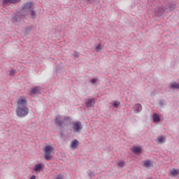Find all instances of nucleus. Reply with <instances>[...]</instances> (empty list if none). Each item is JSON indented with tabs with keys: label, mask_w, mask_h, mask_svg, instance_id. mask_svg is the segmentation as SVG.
<instances>
[{
	"label": "nucleus",
	"mask_w": 179,
	"mask_h": 179,
	"mask_svg": "<svg viewBox=\"0 0 179 179\" xmlns=\"http://www.w3.org/2000/svg\"><path fill=\"white\" fill-rule=\"evenodd\" d=\"M16 113L18 117L24 118V117H27L29 114V108H17Z\"/></svg>",
	"instance_id": "f03ea898"
},
{
	"label": "nucleus",
	"mask_w": 179,
	"mask_h": 179,
	"mask_svg": "<svg viewBox=\"0 0 179 179\" xmlns=\"http://www.w3.org/2000/svg\"><path fill=\"white\" fill-rule=\"evenodd\" d=\"M169 89H172L173 90H179V83H177V82H173V83H170L169 86Z\"/></svg>",
	"instance_id": "ddd939ff"
},
{
	"label": "nucleus",
	"mask_w": 179,
	"mask_h": 179,
	"mask_svg": "<svg viewBox=\"0 0 179 179\" xmlns=\"http://www.w3.org/2000/svg\"><path fill=\"white\" fill-rule=\"evenodd\" d=\"M30 179H36V176H35V175H33V176L30 178Z\"/></svg>",
	"instance_id": "2f4dec72"
},
{
	"label": "nucleus",
	"mask_w": 179,
	"mask_h": 179,
	"mask_svg": "<svg viewBox=\"0 0 179 179\" xmlns=\"http://www.w3.org/2000/svg\"><path fill=\"white\" fill-rule=\"evenodd\" d=\"M96 51L97 52H100V51H101V45L99 44L96 47Z\"/></svg>",
	"instance_id": "4be33fe9"
},
{
	"label": "nucleus",
	"mask_w": 179,
	"mask_h": 179,
	"mask_svg": "<svg viewBox=\"0 0 179 179\" xmlns=\"http://www.w3.org/2000/svg\"><path fill=\"white\" fill-rule=\"evenodd\" d=\"M43 169H44V164L43 163L36 164L34 167V171H41Z\"/></svg>",
	"instance_id": "f8f14e48"
},
{
	"label": "nucleus",
	"mask_w": 179,
	"mask_h": 179,
	"mask_svg": "<svg viewBox=\"0 0 179 179\" xmlns=\"http://www.w3.org/2000/svg\"><path fill=\"white\" fill-rule=\"evenodd\" d=\"M17 108H27V99L21 98L17 101Z\"/></svg>",
	"instance_id": "0eeeda50"
},
{
	"label": "nucleus",
	"mask_w": 179,
	"mask_h": 179,
	"mask_svg": "<svg viewBox=\"0 0 179 179\" xmlns=\"http://www.w3.org/2000/svg\"><path fill=\"white\" fill-rule=\"evenodd\" d=\"M78 145L79 141H78L77 139H75L71 141V148H73V149H78Z\"/></svg>",
	"instance_id": "2eb2a0df"
},
{
	"label": "nucleus",
	"mask_w": 179,
	"mask_h": 179,
	"mask_svg": "<svg viewBox=\"0 0 179 179\" xmlns=\"http://www.w3.org/2000/svg\"><path fill=\"white\" fill-rule=\"evenodd\" d=\"M164 12H169V7L162 6L157 9V10L155 11V15L156 16L160 17V16H162V15H163Z\"/></svg>",
	"instance_id": "423d86ee"
},
{
	"label": "nucleus",
	"mask_w": 179,
	"mask_h": 179,
	"mask_svg": "<svg viewBox=\"0 0 179 179\" xmlns=\"http://www.w3.org/2000/svg\"><path fill=\"white\" fill-rule=\"evenodd\" d=\"M29 94H41V90L38 86H36L34 88H31V90L29 92Z\"/></svg>",
	"instance_id": "1a4fd4ad"
},
{
	"label": "nucleus",
	"mask_w": 179,
	"mask_h": 179,
	"mask_svg": "<svg viewBox=\"0 0 179 179\" xmlns=\"http://www.w3.org/2000/svg\"><path fill=\"white\" fill-rule=\"evenodd\" d=\"M52 152H54V147L51 146V145H46L45 148V160H51V159L52 158V155H51V153H52Z\"/></svg>",
	"instance_id": "7ed1b4c3"
},
{
	"label": "nucleus",
	"mask_w": 179,
	"mask_h": 179,
	"mask_svg": "<svg viewBox=\"0 0 179 179\" xmlns=\"http://www.w3.org/2000/svg\"><path fill=\"white\" fill-rule=\"evenodd\" d=\"M118 106H120V101H115L113 103V107H115V108H117Z\"/></svg>",
	"instance_id": "393cba45"
},
{
	"label": "nucleus",
	"mask_w": 179,
	"mask_h": 179,
	"mask_svg": "<svg viewBox=\"0 0 179 179\" xmlns=\"http://www.w3.org/2000/svg\"><path fill=\"white\" fill-rule=\"evenodd\" d=\"M69 120H71V117L69 116H65L64 117V121H69Z\"/></svg>",
	"instance_id": "cd10ccee"
},
{
	"label": "nucleus",
	"mask_w": 179,
	"mask_h": 179,
	"mask_svg": "<svg viewBox=\"0 0 179 179\" xmlns=\"http://www.w3.org/2000/svg\"><path fill=\"white\" fill-rule=\"evenodd\" d=\"M73 57H75V58H79V55L77 51H74Z\"/></svg>",
	"instance_id": "bb28decb"
},
{
	"label": "nucleus",
	"mask_w": 179,
	"mask_h": 179,
	"mask_svg": "<svg viewBox=\"0 0 179 179\" xmlns=\"http://www.w3.org/2000/svg\"><path fill=\"white\" fill-rule=\"evenodd\" d=\"M55 179H64V175L59 174L56 177Z\"/></svg>",
	"instance_id": "a878e982"
},
{
	"label": "nucleus",
	"mask_w": 179,
	"mask_h": 179,
	"mask_svg": "<svg viewBox=\"0 0 179 179\" xmlns=\"http://www.w3.org/2000/svg\"><path fill=\"white\" fill-rule=\"evenodd\" d=\"M61 136H64V133H61Z\"/></svg>",
	"instance_id": "473e14b6"
},
{
	"label": "nucleus",
	"mask_w": 179,
	"mask_h": 179,
	"mask_svg": "<svg viewBox=\"0 0 179 179\" xmlns=\"http://www.w3.org/2000/svg\"><path fill=\"white\" fill-rule=\"evenodd\" d=\"M157 141H158L159 143L162 144V143H164V142H166V138L164 137H163L162 136H160L159 137H158Z\"/></svg>",
	"instance_id": "6ab92c4d"
},
{
	"label": "nucleus",
	"mask_w": 179,
	"mask_h": 179,
	"mask_svg": "<svg viewBox=\"0 0 179 179\" xmlns=\"http://www.w3.org/2000/svg\"><path fill=\"white\" fill-rule=\"evenodd\" d=\"M154 122H160V116L157 113H154L152 115Z\"/></svg>",
	"instance_id": "f3484780"
},
{
	"label": "nucleus",
	"mask_w": 179,
	"mask_h": 179,
	"mask_svg": "<svg viewBox=\"0 0 179 179\" xmlns=\"http://www.w3.org/2000/svg\"><path fill=\"white\" fill-rule=\"evenodd\" d=\"M23 15H24V13L23 12L22 13L21 10V12L16 13L15 14H14V15L12 16L11 21L14 24L22 22V17L23 16Z\"/></svg>",
	"instance_id": "20e7f679"
},
{
	"label": "nucleus",
	"mask_w": 179,
	"mask_h": 179,
	"mask_svg": "<svg viewBox=\"0 0 179 179\" xmlns=\"http://www.w3.org/2000/svg\"><path fill=\"white\" fill-rule=\"evenodd\" d=\"M22 0H13V2H14V3H19Z\"/></svg>",
	"instance_id": "c756f323"
},
{
	"label": "nucleus",
	"mask_w": 179,
	"mask_h": 179,
	"mask_svg": "<svg viewBox=\"0 0 179 179\" xmlns=\"http://www.w3.org/2000/svg\"><path fill=\"white\" fill-rule=\"evenodd\" d=\"M92 83H96L97 82V78H94L91 80Z\"/></svg>",
	"instance_id": "7c9ffc66"
},
{
	"label": "nucleus",
	"mask_w": 179,
	"mask_h": 179,
	"mask_svg": "<svg viewBox=\"0 0 179 179\" xmlns=\"http://www.w3.org/2000/svg\"><path fill=\"white\" fill-rule=\"evenodd\" d=\"M54 121L55 124L59 125V127H64V122L62 121L61 116L57 117Z\"/></svg>",
	"instance_id": "9d476101"
},
{
	"label": "nucleus",
	"mask_w": 179,
	"mask_h": 179,
	"mask_svg": "<svg viewBox=\"0 0 179 179\" xmlns=\"http://www.w3.org/2000/svg\"><path fill=\"white\" fill-rule=\"evenodd\" d=\"M73 131L75 134H80L82 129H83V124L81 122H73Z\"/></svg>",
	"instance_id": "39448f33"
},
{
	"label": "nucleus",
	"mask_w": 179,
	"mask_h": 179,
	"mask_svg": "<svg viewBox=\"0 0 179 179\" xmlns=\"http://www.w3.org/2000/svg\"><path fill=\"white\" fill-rule=\"evenodd\" d=\"M31 2L26 3L22 6V13H24V15H30L32 19H36L37 17V13L33 8Z\"/></svg>",
	"instance_id": "f257e3e1"
},
{
	"label": "nucleus",
	"mask_w": 179,
	"mask_h": 179,
	"mask_svg": "<svg viewBox=\"0 0 179 179\" xmlns=\"http://www.w3.org/2000/svg\"><path fill=\"white\" fill-rule=\"evenodd\" d=\"M118 166H120V167H124V162H119Z\"/></svg>",
	"instance_id": "c85d7f7f"
},
{
	"label": "nucleus",
	"mask_w": 179,
	"mask_h": 179,
	"mask_svg": "<svg viewBox=\"0 0 179 179\" xmlns=\"http://www.w3.org/2000/svg\"><path fill=\"white\" fill-rule=\"evenodd\" d=\"M8 3H15L13 0H3V5H8Z\"/></svg>",
	"instance_id": "aec40b11"
},
{
	"label": "nucleus",
	"mask_w": 179,
	"mask_h": 179,
	"mask_svg": "<svg viewBox=\"0 0 179 179\" xmlns=\"http://www.w3.org/2000/svg\"><path fill=\"white\" fill-rule=\"evenodd\" d=\"M133 110H134V113H136V114L141 113V111H142V105H141L140 103H136L133 107Z\"/></svg>",
	"instance_id": "9b49d317"
},
{
	"label": "nucleus",
	"mask_w": 179,
	"mask_h": 179,
	"mask_svg": "<svg viewBox=\"0 0 179 179\" xmlns=\"http://www.w3.org/2000/svg\"><path fill=\"white\" fill-rule=\"evenodd\" d=\"M15 73H16V70L13 69V70H10V71L9 75H10V76H13L15 75Z\"/></svg>",
	"instance_id": "b1692460"
},
{
	"label": "nucleus",
	"mask_w": 179,
	"mask_h": 179,
	"mask_svg": "<svg viewBox=\"0 0 179 179\" xmlns=\"http://www.w3.org/2000/svg\"><path fill=\"white\" fill-rule=\"evenodd\" d=\"M88 176L90 177V178H93V177H94V176H96V173L94 171H91Z\"/></svg>",
	"instance_id": "5701e85b"
},
{
	"label": "nucleus",
	"mask_w": 179,
	"mask_h": 179,
	"mask_svg": "<svg viewBox=\"0 0 179 179\" xmlns=\"http://www.w3.org/2000/svg\"><path fill=\"white\" fill-rule=\"evenodd\" d=\"M166 99H161L160 101H159V106H161V107H164V106H166Z\"/></svg>",
	"instance_id": "412c9836"
},
{
	"label": "nucleus",
	"mask_w": 179,
	"mask_h": 179,
	"mask_svg": "<svg viewBox=\"0 0 179 179\" xmlns=\"http://www.w3.org/2000/svg\"><path fill=\"white\" fill-rule=\"evenodd\" d=\"M96 105V101L94 98L88 99L85 101V106L87 108H90V107H94Z\"/></svg>",
	"instance_id": "6e6552de"
},
{
	"label": "nucleus",
	"mask_w": 179,
	"mask_h": 179,
	"mask_svg": "<svg viewBox=\"0 0 179 179\" xmlns=\"http://www.w3.org/2000/svg\"><path fill=\"white\" fill-rule=\"evenodd\" d=\"M143 166L147 167L148 169L150 168L151 167L150 160L148 159V160L143 161Z\"/></svg>",
	"instance_id": "a211bd4d"
},
{
	"label": "nucleus",
	"mask_w": 179,
	"mask_h": 179,
	"mask_svg": "<svg viewBox=\"0 0 179 179\" xmlns=\"http://www.w3.org/2000/svg\"><path fill=\"white\" fill-rule=\"evenodd\" d=\"M133 152L135 155H141V153H142V148L140 147H134L133 148Z\"/></svg>",
	"instance_id": "dca6fc26"
},
{
	"label": "nucleus",
	"mask_w": 179,
	"mask_h": 179,
	"mask_svg": "<svg viewBox=\"0 0 179 179\" xmlns=\"http://www.w3.org/2000/svg\"><path fill=\"white\" fill-rule=\"evenodd\" d=\"M172 177H178L179 175V169H173L170 171Z\"/></svg>",
	"instance_id": "4468645a"
}]
</instances>
